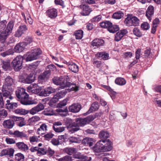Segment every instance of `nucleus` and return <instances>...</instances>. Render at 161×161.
<instances>
[{
	"mask_svg": "<svg viewBox=\"0 0 161 161\" xmlns=\"http://www.w3.org/2000/svg\"><path fill=\"white\" fill-rule=\"evenodd\" d=\"M22 15L26 23H27L26 20H27L30 24L32 25V24L33 23V20L31 19L30 15L29 14L28 12L26 13V15H25L24 13H22Z\"/></svg>",
	"mask_w": 161,
	"mask_h": 161,
	"instance_id": "obj_24",
	"label": "nucleus"
},
{
	"mask_svg": "<svg viewBox=\"0 0 161 161\" xmlns=\"http://www.w3.org/2000/svg\"><path fill=\"white\" fill-rule=\"evenodd\" d=\"M101 20V16L98 15L94 17L92 19V21L93 22L97 23Z\"/></svg>",
	"mask_w": 161,
	"mask_h": 161,
	"instance_id": "obj_64",
	"label": "nucleus"
},
{
	"mask_svg": "<svg viewBox=\"0 0 161 161\" xmlns=\"http://www.w3.org/2000/svg\"><path fill=\"white\" fill-rule=\"evenodd\" d=\"M15 159L17 161H19L24 159V155L21 153H18L15 155Z\"/></svg>",
	"mask_w": 161,
	"mask_h": 161,
	"instance_id": "obj_51",
	"label": "nucleus"
},
{
	"mask_svg": "<svg viewBox=\"0 0 161 161\" xmlns=\"http://www.w3.org/2000/svg\"><path fill=\"white\" fill-rule=\"evenodd\" d=\"M68 87L67 88H66L68 92H70L71 91H76L78 90V87L75 84H72L70 83V85L69 86H67Z\"/></svg>",
	"mask_w": 161,
	"mask_h": 161,
	"instance_id": "obj_37",
	"label": "nucleus"
},
{
	"mask_svg": "<svg viewBox=\"0 0 161 161\" xmlns=\"http://www.w3.org/2000/svg\"><path fill=\"white\" fill-rule=\"evenodd\" d=\"M133 34L136 36L138 37H141L142 36V34L140 30L137 28H135L133 31Z\"/></svg>",
	"mask_w": 161,
	"mask_h": 161,
	"instance_id": "obj_46",
	"label": "nucleus"
},
{
	"mask_svg": "<svg viewBox=\"0 0 161 161\" xmlns=\"http://www.w3.org/2000/svg\"><path fill=\"white\" fill-rule=\"evenodd\" d=\"M14 79L10 76H7L5 79L4 84L3 86L13 88L14 85Z\"/></svg>",
	"mask_w": 161,
	"mask_h": 161,
	"instance_id": "obj_13",
	"label": "nucleus"
},
{
	"mask_svg": "<svg viewBox=\"0 0 161 161\" xmlns=\"http://www.w3.org/2000/svg\"><path fill=\"white\" fill-rule=\"evenodd\" d=\"M55 91V89L51 87H49L41 91L39 95L42 96L47 97L49 96L50 94L54 93Z\"/></svg>",
	"mask_w": 161,
	"mask_h": 161,
	"instance_id": "obj_11",
	"label": "nucleus"
},
{
	"mask_svg": "<svg viewBox=\"0 0 161 161\" xmlns=\"http://www.w3.org/2000/svg\"><path fill=\"white\" fill-rule=\"evenodd\" d=\"M124 16L123 13L121 11H119L114 13L113 15L112 18L116 19H119Z\"/></svg>",
	"mask_w": 161,
	"mask_h": 161,
	"instance_id": "obj_38",
	"label": "nucleus"
},
{
	"mask_svg": "<svg viewBox=\"0 0 161 161\" xmlns=\"http://www.w3.org/2000/svg\"><path fill=\"white\" fill-rule=\"evenodd\" d=\"M101 142L104 143V144H101V146H101V152H108L112 149V144L109 140L101 139Z\"/></svg>",
	"mask_w": 161,
	"mask_h": 161,
	"instance_id": "obj_9",
	"label": "nucleus"
},
{
	"mask_svg": "<svg viewBox=\"0 0 161 161\" xmlns=\"http://www.w3.org/2000/svg\"><path fill=\"white\" fill-rule=\"evenodd\" d=\"M63 151L67 154L71 155L76 151V149L74 147H66L64 149Z\"/></svg>",
	"mask_w": 161,
	"mask_h": 161,
	"instance_id": "obj_39",
	"label": "nucleus"
},
{
	"mask_svg": "<svg viewBox=\"0 0 161 161\" xmlns=\"http://www.w3.org/2000/svg\"><path fill=\"white\" fill-rule=\"evenodd\" d=\"M76 123L79 126H83L87 124L85 118H77L76 119Z\"/></svg>",
	"mask_w": 161,
	"mask_h": 161,
	"instance_id": "obj_31",
	"label": "nucleus"
},
{
	"mask_svg": "<svg viewBox=\"0 0 161 161\" xmlns=\"http://www.w3.org/2000/svg\"><path fill=\"white\" fill-rule=\"evenodd\" d=\"M42 51L39 48H36L31 50L30 53L24 55L26 61H30L38 59L42 54Z\"/></svg>",
	"mask_w": 161,
	"mask_h": 161,
	"instance_id": "obj_5",
	"label": "nucleus"
},
{
	"mask_svg": "<svg viewBox=\"0 0 161 161\" xmlns=\"http://www.w3.org/2000/svg\"><path fill=\"white\" fill-rule=\"evenodd\" d=\"M123 37L122 34L119 31L115 35L114 40L116 42H119L121 40Z\"/></svg>",
	"mask_w": 161,
	"mask_h": 161,
	"instance_id": "obj_53",
	"label": "nucleus"
},
{
	"mask_svg": "<svg viewBox=\"0 0 161 161\" xmlns=\"http://www.w3.org/2000/svg\"><path fill=\"white\" fill-rule=\"evenodd\" d=\"M82 143L85 145H89L90 147H91L93 145V140L89 137H86L84 138L82 141Z\"/></svg>",
	"mask_w": 161,
	"mask_h": 161,
	"instance_id": "obj_27",
	"label": "nucleus"
},
{
	"mask_svg": "<svg viewBox=\"0 0 161 161\" xmlns=\"http://www.w3.org/2000/svg\"><path fill=\"white\" fill-rule=\"evenodd\" d=\"M26 44L24 42L17 44L14 47V51L16 53H20L22 52L25 48Z\"/></svg>",
	"mask_w": 161,
	"mask_h": 161,
	"instance_id": "obj_17",
	"label": "nucleus"
},
{
	"mask_svg": "<svg viewBox=\"0 0 161 161\" xmlns=\"http://www.w3.org/2000/svg\"><path fill=\"white\" fill-rule=\"evenodd\" d=\"M154 14V8L153 6H149L146 12V16L147 19L151 21L152 19V17Z\"/></svg>",
	"mask_w": 161,
	"mask_h": 161,
	"instance_id": "obj_16",
	"label": "nucleus"
},
{
	"mask_svg": "<svg viewBox=\"0 0 161 161\" xmlns=\"http://www.w3.org/2000/svg\"><path fill=\"white\" fill-rule=\"evenodd\" d=\"M23 33L27 31L28 28L27 26L25 25H20L18 28Z\"/></svg>",
	"mask_w": 161,
	"mask_h": 161,
	"instance_id": "obj_59",
	"label": "nucleus"
},
{
	"mask_svg": "<svg viewBox=\"0 0 161 161\" xmlns=\"http://www.w3.org/2000/svg\"><path fill=\"white\" fill-rule=\"evenodd\" d=\"M112 25V23L108 21H105L101 22V28H106L108 30V28Z\"/></svg>",
	"mask_w": 161,
	"mask_h": 161,
	"instance_id": "obj_44",
	"label": "nucleus"
},
{
	"mask_svg": "<svg viewBox=\"0 0 161 161\" xmlns=\"http://www.w3.org/2000/svg\"><path fill=\"white\" fill-rule=\"evenodd\" d=\"M18 105L16 103H11L7 105V108L8 109H12L17 107Z\"/></svg>",
	"mask_w": 161,
	"mask_h": 161,
	"instance_id": "obj_55",
	"label": "nucleus"
},
{
	"mask_svg": "<svg viewBox=\"0 0 161 161\" xmlns=\"http://www.w3.org/2000/svg\"><path fill=\"white\" fill-rule=\"evenodd\" d=\"M33 41V38L31 36H27L25 39V42L26 44V46L28 44H29L32 42Z\"/></svg>",
	"mask_w": 161,
	"mask_h": 161,
	"instance_id": "obj_56",
	"label": "nucleus"
},
{
	"mask_svg": "<svg viewBox=\"0 0 161 161\" xmlns=\"http://www.w3.org/2000/svg\"><path fill=\"white\" fill-rule=\"evenodd\" d=\"M91 45L93 47H95V48L99 47L101 45V40L98 39L94 40L91 43Z\"/></svg>",
	"mask_w": 161,
	"mask_h": 161,
	"instance_id": "obj_43",
	"label": "nucleus"
},
{
	"mask_svg": "<svg viewBox=\"0 0 161 161\" xmlns=\"http://www.w3.org/2000/svg\"><path fill=\"white\" fill-rule=\"evenodd\" d=\"M100 142H101V140H100L97 142L94 147V151L96 153H98L101 152V145H100Z\"/></svg>",
	"mask_w": 161,
	"mask_h": 161,
	"instance_id": "obj_47",
	"label": "nucleus"
},
{
	"mask_svg": "<svg viewBox=\"0 0 161 161\" xmlns=\"http://www.w3.org/2000/svg\"><path fill=\"white\" fill-rule=\"evenodd\" d=\"M41 88L37 84L34 83L31 85L27 87V91L32 93H37L40 92Z\"/></svg>",
	"mask_w": 161,
	"mask_h": 161,
	"instance_id": "obj_12",
	"label": "nucleus"
},
{
	"mask_svg": "<svg viewBox=\"0 0 161 161\" xmlns=\"http://www.w3.org/2000/svg\"><path fill=\"white\" fill-rule=\"evenodd\" d=\"M30 141L31 143L37 142L38 141V139L36 136H33L30 137Z\"/></svg>",
	"mask_w": 161,
	"mask_h": 161,
	"instance_id": "obj_63",
	"label": "nucleus"
},
{
	"mask_svg": "<svg viewBox=\"0 0 161 161\" xmlns=\"http://www.w3.org/2000/svg\"><path fill=\"white\" fill-rule=\"evenodd\" d=\"M16 95L19 99L21 103L23 105H28L35 103L32 101L28 100L29 95L25 92L24 88L18 87L16 91Z\"/></svg>",
	"mask_w": 161,
	"mask_h": 161,
	"instance_id": "obj_2",
	"label": "nucleus"
},
{
	"mask_svg": "<svg viewBox=\"0 0 161 161\" xmlns=\"http://www.w3.org/2000/svg\"><path fill=\"white\" fill-rule=\"evenodd\" d=\"M47 16L51 19L55 18L57 16V11L56 9L54 8H50L46 12Z\"/></svg>",
	"mask_w": 161,
	"mask_h": 161,
	"instance_id": "obj_19",
	"label": "nucleus"
},
{
	"mask_svg": "<svg viewBox=\"0 0 161 161\" xmlns=\"http://www.w3.org/2000/svg\"><path fill=\"white\" fill-rule=\"evenodd\" d=\"M52 80L55 84L59 85L61 89H64L70 85V83L68 82L69 77L68 76L54 77L53 78Z\"/></svg>",
	"mask_w": 161,
	"mask_h": 161,
	"instance_id": "obj_3",
	"label": "nucleus"
},
{
	"mask_svg": "<svg viewBox=\"0 0 161 161\" xmlns=\"http://www.w3.org/2000/svg\"><path fill=\"white\" fill-rule=\"evenodd\" d=\"M24 58V56H18L12 61V66L15 71H19L22 68L23 59Z\"/></svg>",
	"mask_w": 161,
	"mask_h": 161,
	"instance_id": "obj_6",
	"label": "nucleus"
},
{
	"mask_svg": "<svg viewBox=\"0 0 161 161\" xmlns=\"http://www.w3.org/2000/svg\"><path fill=\"white\" fill-rule=\"evenodd\" d=\"M68 140L69 142L72 143H79L81 142V140L79 137H76L74 136H70Z\"/></svg>",
	"mask_w": 161,
	"mask_h": 161,
	"instance_id": "obj_42",
	"label": "nucleus"
},
{
	"mask_svg": "<svg viewBox=\"0 0 161 161\" xmlns=\"http://www.w3.org/2000/svg\"><path fill=\"white\" fill-rule=\"evenodd\" d=\"M81 108V106L79 103H74L69 108L70 112L76 113L79 112Z\"/></svg>",
	"mask_w": 161,
	"mask_h": 161,
	"instance_id": "obj_18",
	"label": "nucleus"
},
{
	"mask_svg": "<svg viewBox=\"0 0 161 161\" xmlns=\"http://www.w3.org/2000/svg\"><path fill=\"white\" fill-rule=\"evenodd\" d=\"M67 101V100L66 99H65L63 101L60 102L58 105V107L59 108H61L65 106L66 105Z\"/></svg>",
	"mask_w": 161,
	"mask_h": 161,
	"instance_id": "obj_57",
	"label": "nucleus"
},
{
	"mask_svg": "<svg viewBox=\"0 0 161 161\" xmlns=\"http://www.w3.org/2000/svg\"><path fill=\"white\" fill-rule=\"evenodd\" d=\"M81 8L82 10L81 12V14L84 16L88 15L92 11L91 9L88 5H83Z\"/></svg>",
	"mask_w": 161,
	"mask_h": 161,
	"instance_id": "obj_22",
	"label": "nucleus"
},
{
	"mask_svg": "<svg viewBox=\"0 0 161 161\" xmlns=\"http://www.w3.org/2000/svg\"><path fill=\"white\" fill-rule=\"evenodd\" d=\"M109 54L105 52H101V59L104 60H108L109 59Z\"/></svg>",
	"mask_w": 161,
	"mask_h": 161,
	"instance_id": "obj_52",
	"label": "nucleus"
},
{
	"mask_svg": "<svg viewBox=\"0 0 161 161\" xmlns=\"http://www.w3.org/2000/svg\"><path fill=\"white\" fill-rule=\"evenodd\" d=\"M54 131L57 133H61L65 130V127L63 126L55 127H53Z\"/></svg>",
	"mask_w": 161,
	"mask_h": 161,
	"instance_id": "obj_48",
	"label": "nucleus"
},
{
	"mask_svg": "<svg viewBox=\"0 0 161 161\" xmlns=\"http://www.w3.org/2000/svg\"><path fill=\"white\" fill-rule=\"evenodd\" d=\"M101 105L103 106V108H101V110L106 112L107 113L108 112V107L107 105V102L101 99Z\"/></svg>",
	"mask_w": 161,
	"mask_h": 161,
	"instance_id": "obj_41",
	"label": "nucleus"
},
{
	"mask_svg": "<svg viewBox=\"0 0 161 161\" xmlns=\"http://www.w3.org/2000/svg\"><path fill=\"white\" fill-rule=\"evenodd\" d=\"M35 80V76L32 74H30L25 79L24 81L25 83L30 84L34 82Z\"/></svg>",
	"mask_w": 161,
	"mask_h": 161,
	"instance_id": "obj_36",
	"label": "nucleus"
},
{
	"mask_svg": "<svg viewBox=\"0 0 161 161\" xmlns=\"http://www.w3.org/2000/svg\"><path fill=\"white\" fill-rule=\"evenodd\" d=\"M58 161H71L72 157L71 156L66 155L62 158L57 159Z\"/></svg>",
	"mask_w": 161,
	"mask_h": 161,
	"instance_id": "obj_49",
	"label": "nucleus"
},
{
	"mask_svg": "<svg viewBox=\"0 0 161 161\" xmlns=\"http://www.w3.org/2000/svg\"><path fill=\"white\" fill-rule=\"evenodd\" d=\"M132 56V53L130 52H127L123 53L124 58H130Z\"/></svg>",
	"mask_w": 161,
	"mask_h": 161,
	"instance_id": "obj_60",
	"label": "nucleus"
},
{
	"mask_svg": "<svg viewBox=\"0 0 161 161\" xmlns=\"http://www.w3.org/2000/svg\"><path fill=\"white\" fill-rule=\"evenodd\" d=\"M93 64L95 67L97 68H100L101 66V61L95 59L93 62Z\"/></svg>",
	"mask_w": 161,
	"mask_h": 161,
	"instance_id": "obj_62",
	"label": "nucleus"
},
{
	"mask_svg": "<svg viewBox=\"0 0 161 161\" xmlns=\"http://www.w3.org/2000/svg\"><path fill=\"white\" fill-rule=\"evenodd\" d=\"M2 93L0 92V108H3L4 106V101L3 98Z\"/></svg>",
	"mask_w": 161,
	"mask_h": 161,
	"instance_id": "obj_61",
	"label": "nucleus"
},
{
	"mask_svg": "<svg viewBox=\"0 0 161 161\" xmlns=\"http://www.w3.org/2000/svg\"><path fill=\"white\" fill-rule=\"evenodd\" d=\"M68 68L71 71L75 73H76L79 70L78 66L72 62L69 64Z\"/></svg>",
	"mask_w": 161,
	"mask_h": 161,
	"instance_id": "obj_25",
	"label": "nucleus"
},
{
	"mask_svg": "<svg viewBox=\"0 0 161 161\" xmlns=\"http://www.w3.org/2000/svg\"><path fill=\"white\" fill-rule=\"evenodd\" d=\"M16 135L15 137L17 138L27 139L28 137V136L25 132L17 130H16Z\"/></svg>",
	"mask_w": 161,
	"mask_h": 161,
	"instance_id": "obj_29",
	"label": "nucleus"
},
{
	"mask_svg": "<svg viewBox=\"0 0 161 161\" xmlns=\"http://www.w3.org/2000/svg\"><path fill=\"white\" fill-rule=\"evenodd\" d=\"M83 32L81 30L76 31L75 32V35L76 39H81L83 37Z\"/></svg>",
	"mask_w": 161,
	"mask_h": 161,
	"instance_id": "obj_40",
	"label": "nucleus"
},
{
	"mask_svg": "<svg viewBox=\"0 0 161 161\" xmlns=\"http://www.w3.org/2000/svg\"><path fill=\"white\" fill-rule=\"evenodd\" d=\"M13 90V88L7 87L3 86L2 93L3 97H5V98H8L10 99H12L13 97L11 95Z\"/></svg>",
	"mask_w": 161,
	"mask_h": 161,
	"instance_id": "obj_10",
	"label": "nucleus"
},
{
	"mask_svg": "<svg viewBox=\"0 0 161 161\" xmlns=\"http://www.w3.org/2000/svg\"><path fill=\"white\" fill-rule=\"evenodd\" d=\"M47 126L45 124H43L41 125L39 128L37 130V132L38 134H43L47 130Z\"/></svg>",
	"mask_w": 161,
	"mask_h": 161,
	"instance_id": "obj_30",
	"label": "nucleus"
},
{
	"mask_svg": "<svg viewBox=\"0 0 161 161\" xmlns=\"http://www.w3.org/2000/svg\"><path fill=\"white\" fill-rule=\"evenodd\" d=\"M14 53L13 49L10 48L5 52L0 53V55L3 57H5L10 55H13Z\"/></svg>",
	"mask_w": 161,
	"mask_h": 161,
	"instance_id": "obj_35",
	"label": "nucleus"
},
{
	"mask_svg": "<svg viewBox=\"0 0 161 161\" xmlns=\"http://www.w3.org/2000/svg\"><path fill=\"white\" fill-rule=\"evenodd\" d=\"M7 115V113L5 109H2L0 110V120H1V118L6 117Z\"/></svg>",
	"mask_w": 161,
	"mask_h": 161,
	"instance_id": "obj_54",
	"label": "nucleus"
},
{
	"mask_svg": "<svg viewBox=\"0 0 161 161\" xmlns=\"http://www.w3.org/2000/svg\"><path fill=\"white\" fill-rule=\"evenodd\" d=\"M14 150L12 148L4 149L0 153V156L2 157L7 155L9 157L12 158L14 155Z\"/></svg>",
	"mask_w": 161,
	"mask_h": 161,
	"instance_id": "obj_14",
	"label": "nucleus"
},
{
	"mask_svg": "<svg viewBox=\"0 0 161 161\" xmlns=\"http://www.w3.org/2000/svg\"><path fill=\"white\" fill-rule=\"evenodd\" d=\"M69 131L71 134H72L80 130L79 126L75 122L70 124L68 126Z\"/></svg>",
	"mask_w": 161,
	"mask_h": 161,
	"instance_id": "obj_20",
	"label": "nucleus"
},
{
	"mask_svg": "<svg viewBox=\"0 0 161 161\" xmlns=\"http://www.w3.org/2000/svg\"><path fill=\"white\" fill-rule=\"evenodd\" d=\"M16 146L20 150L26 152L29 149L28 146L23 142H18L16 144Z\"/></svg>",
	"mask_w": 161,
	"mask_h": 161,
	"instance_id": "obj_23",
	"label": "nucleus"
},
{
	"mask_svg": "<svg viewBox=\"0 0 161 161\" xmlns=\"http://www.w3.org/2000/svg\"><path fill=\"white\" fill-rule=\"evenodd\" d=\"M119 30V28L118 25H113L112 23V25L108 28V31L110 33H114Z\"/></svg>",
	"mask_w": 161,
	"mask_h": 161,
	"instance_id": "obj_32",
	"label": "nucleus"
},
{
	"mask_svg": "<svg viewBox=\"0 0 161 161\" xmlns=\"http://www.w3.org/2000/svg\"><path fill=\"white\" fill-rule=\"evenodd\" d=\"M141 28L143 30H147L150 28V25L147 22H144L141 24Z\"/></svg>",
	"mask_w": 161,
	"mask_h": 161,
	"instance_id": "obj_50",
	"label": "nucleus"
},
{
	"mask_svg": "<svg viewBox=\"0 0 161 161\" xmlns=\"http://www.w3.org/2000/svg\"><path fill=\"white\" fill-rule=\"evenodd\" d=\"M141 49L140 48L137 49L135 52V58L136 59H139L141 55Z\"/></svg>",
	"mask_w": 161,
	"mask_h": 161,
	"instance_id": "obj_58",
	"label": "nucleus"
},
{
	"mask_svg": "<svg viewBox=\"0 0 161 161\" xmlns=\"http://www.w3.org/2000/svg\"><path fill=\"white\" fill-rule=\"evenodd\" d=\"M99 105L97 102H95L93 103L91 107L90 108L89 110L86 112L87 114H89L94 111L98 109L99 108Z\"/></svg>",
	"mask_w": 161,
	"mask_h": 161,
	"instance_id": "obj_26",
	"label": "nucleus"
},
{
	"mask_svg": "<svg viewBox=\"0 0 161 161\" xmlns=\"http://www.w3.org/2000/svg\"><path fill=\"white\" fill-rule=\"evenodd\" d=\"M67 92H68L66 89L60 92L57 93L50 100L49 103V105L52 106L53 104L56 103L59 99L64 97Z\"/></svg>",
	"mask_w": 161,
	"mask_h": 161,
	"instance_id": "obj_8",
	"label": "nucleus"
},
{
	"mask_svg": "<svg viewBox=\"0 0 161 161\" xmlns=\"http://www.w3.org/2000/svg\"><path fill=\"white\" fill-rule=\"evenodd\" d=\"M1 65H2V68L5 70H7L10 68V62L8 60H6L5 61H1Z\"/></svg>",
	"mask_w": 161,
	"mask_h": 161,
	"instance_id": "obj_28",
	"label": "nucleus"
},
{
	"mask_svg": "<svg viewBox=\"0 0 161 161\" xmlns=\"http://www.w3.org/2000/svg\"><path fill=\"white\" fill-rule=\"evenodd\" d=\"M109 134L107 131H101V139L107 140V138L109 137Z\"/></svg>",
	"mask_w": 161,
	"mask_h": 161,
	"instance_id": "obj_45",
	"label": "nucleus"
},
{
	"mask_svg": "<svg viewBox=\"0 0 161 161\" xmlns=\"http://www.w3.org/2000/svg\"><path fill=\"white\" fill-rule=\"evenodd\" d=\"M14 112L19 115H25L29 113V111L23 108H17L14 110Z\"/></svg>",
	"mask_w": 161,
	"mask_h": 161,
	"instance_id": "obj_33",
	"label": "nucleus"
},
{
	"mask_svg": "<svg viewBox=\"0 0 161 161\" xmlns=\"http://www.w3.org/2000/svg\"><path fill=\"white\" fill-rule=\"evenodd\" d=\"M44 108V106L42 103H39L36 106L31 109L30 110V113L32 115H34L43 110Z\"/></svg>",
	"mask_w": 161,
	"mask_h": 161,
	"instance_id": "obj_15",
	"label": "nucleus"
},
{
	"mask_svg": "<svg viewBox=\"0 0 161 161\" xmlns=\"http://www.w3.org/2000/svg\"><path fill=\"white\" fill-rule=\"evenodd\" d=\"M125 24L128 26H138L140 24L139 19L132 14H128L124 21Z\"/></svg>",
	"mask_w": 161,
	"mask_h": 161,
	"instance_id": "obj_4",
	"label": "nucleus"
},
{
	"mask_svg": "<svg viewBox=\"0 0 161 161\" xmlns=\"http://www.w3.org/2000/svg\"><path fill=\"white\" fill-rule=\"evenodd\" d=\"M14 121L12 119L4 120L3 123V125L4 127L8 129L12 128L14 126Z\"/></svg>",
	"mask_w": 161,
	"mask_h": 161,
	"instance_id": "obj_21",
	"label": "nucleus"
},
{
	"mask_svg": "<svg viewBox=\"0 0 161 161\" xmlns=\"http://www.w3.org/2000/svg\"><path fill=\"white\" fill-rule=\"evenodd\" d=\"M55 68V66L53 65H48L47 67V70L39 76V80H46L49 77L51 71Z\"/></svg>",
	"mask_w": 161,
	"mask_h": 161,
	"instance_id": "obj_7",
	"label": "nucleus"
},
{
	"mask_svg": "<svg viewBox=\"0 0 161 161\" xmlns=\"http://www.w3.org/2000/svg\"><path fill=\"white\" fill-rule=\"evenodd\" d=\"M6 20L0 22V42L3 43L6 39L12 33L14 26L13 21H10L7 24Z\"/></svg>",
	"mask_w": 161,
	"mask_h": 161,
	"instance_id": "obj_1",
	"label": "nucleus"
},
{
	"mask_svg": "<svg viewBox=\"0 0 161 161\" xmlns=\"http://www.w3.org/2000/svg\"><path fill=\"white\" fill-rule=\"evenodd\" d=\"M115 83L119 85L123 86L126 83L125 80L122 77H118L116 79L115 81Z\"/></svg>",
	"mask_w": 161,
	"mask_h": 161,
	"instance_id": "obj_34",
	"label": "nucleus"
}]
</instances>
